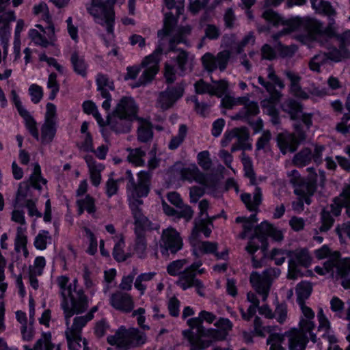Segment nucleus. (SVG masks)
<instances>
[{"label":"nucleus","instance_id":"9d476101","mask_svg":"<svg viewBox=\"0 0 350 350\" xmlns=\"http://www.w3.org/2000/svg\"><path fill=\"white\" fill-rule=\"evenodd\" d=\"M150 173L146 171L139 172L137 180L132 185H126L129 200H141V198L147 196L150 191Z\"/></svg>","mask_w":350,"mask_h":350},{"label":"nucleus","instance_id":"72a5a7b5","mask_svg":"<svg viewBox=\"0 0 350 350\" xmlns=\"http://www.w3.org/2000/svg\"><path fill=\"white\" fill-rule=\"evenodd\" d=\"M70 62L72 63L74 71L82 76L85 77L87 75L88 65L83 57L80 56L77 51H74L71 54Z\"/></svg>","mask_w":350,"mask_h":350},{"label":"nucleus","instance_id":"de8ad7c7","mask_svg":"<svg viewBox=\"0 0 350 350\" xmlns=\"http://www.w3.org/2000/svg\"><path fill=\"white\" fill-rule=\"evenodd\" d=\"M345 193V191L344 190L339 196L334 198V203L331 204V211L329 212L336 217L340 215L341 208L343 206H347V204Z\"/></svg>","mask_w":350,"mask_h":350},{"label":"nucleus","instance_id":"f03ea898","mask_svg":"<svg viewBox=\"0 0 350 350\" xmlns=\"http://www.w3.org/2000/svg\"><path fill=\"white\" fill-rule=\"evenodd\" d=\"M107 342L118 350H131L143 347L147 342V336L137 327L120 325L114 334L107 336Z\"/></svg>","mask_w":350,"mask_h":350},{"label":"nucleus","instance_id":"052dcab7","mask_svg":"<svg viewBox=\"0 0 350 350\" xmlns=\"http://www.w3.org/2000/svg\"><path fill=\"white\" fill-rule=\"evenodd\" d=\"M246 96L234 98L229 95H225L221 100V106L226 109H232L234 106L237 105H240L241 103H244L243 101H245Z\"/></svg>","mask_w":350,"mask_h":350},{"label":"nucleus","instance_id":"423d86ee","mask_svg":"<svg viewBox=\"0 0 350 350\" xmlns=\"http://www.w3.org/2000/svg\"><path fill=\"white\" fill-rule=\"evenodd\" d=\"M312 261V257L307 248H297L295 250H290L288 278L295 280L298 276H301V273L299 267L308 268L310 266Z\"/></svg>","mask_w":350,"mask_h":350},{"label":"nucleus","instance_id":"1a4fd4ad","mask_svg":"<svg viewBox=\"0 0 350 350\" xmlns=\"http://www.w3.org/2000/svg\"><path fill=\"white\" fill-rule=\"evenodd\" d=\"M159 245L161 254L167 256L169 252L175 254L179 251L183 247V241L180 234L170 227L163 230Z\"/></svg>","mask_w":350,"mask_h":350},{"label":"nucleus","instance_id":"338daca9","mask_svg":"<svg viewBox=\"0 0 350 350\" xmlns=\"http://www.w3.org/2000/svg\"><path fill=\"white\" fill-rule=\"evenodd\" d=\"M198 165L204 170H208L212 165L208 151L204 150L198 153L197 156Z\"/></svg>","mask_w":350,"mask_h":350},{"label":"nucleus","instance_id":"a211bd4d","mask_svg":"<svg viewBox=\"0 0 350 350\" xmlns=\"http://www.w3.org/2000/svg\"><path fill=\"white\" fill-rule=\"evenodd\" d=\"M284 75L291 82L290 92L292 95L302 100L309 98V94L300 85L301 78L299 75L291 70H285Z\"/></svg>","mask_w":350,"mask_h":350},{"label":"nucleus","instance_id":"49530a36","mask_svg":"<svg viewBox=\"0 0 350 350\" xmlns=\"http://www.w3.org/2000/svg\"><path fill=\"white\" fill-rule=\"evenodd\" d=\"M238 135L236 136L237 143L239 144L242 147V150H250L252 148V146L249 143L248 139L250 137L249 131L245 127L238 128Z\"/></svg>","mask_w":350,"mask_h":350},{"label":"nucleus","instance_id":"4be33fe9","mask_svg":"<svg viewBox=\"0 0 350 350\" xmlns=\"http://www.w3.org/2000/svg\"><path fill=\"white\" fill-rule=\"evenodd\" d=\"M84 159L89 168L91 182L93 185L98 187L101 181L100 172L105 166L100 163H97L92 155L85 156Z\"/></svg>","mask_w":350,"mask_h":350},{"label":"nucleus","instance_id":"58836bf2","mask_svg":"<svg viewBox=\"0 0 350 350\" xmlns=\"http://www.w3.org/2000/svg\"><path fill=\"white\" fill-rule=\"evenodd\" d=\"M285 340V335L280 333H271L267 339V344L269 345V350H286L282 346Z\"/></svg>","mask_w":350,"mask_h":350},{"label":"nucleus","instance_id":"ea45409f","mask_svg":"<svg viewBox=\"0 0 350 350\" xmlns=\"http://www.w3.org/2000/svg\"><path fill=\"white\" fill-rule=\"evenodd\" d=\"M241 159L243 165L245 175L250 178L251 185H256V177L253 170L252 159L244 152H242Z\"/></svg>","mask_w":350,"mask_h":350},{"label":"nucleus","instance_id":"f8f14e48","mask_svg":"<svg viewBox=\"0 0 350 350\" xmlns=\"http://www.w3.org/2000/svg\"><path fill=\"white\" fill-rule=\"evenodd\" d=\"M230 57L231 52L229 50H223L215 56L211 53H206L202 57L201 61L207 72H213L217 68L222 72L226 69Z\"/></svg>","mask_w":350,"mask_h":350},{"label":"nucleus","instance_id":"f704fd0d","mask_svg":"<svg viewBox=\"0 0 350 350\" xmlns=\"http://www.w3.org/2000/svg\"><path fill=\"white\" fill-rule=\"evenodd\" d=\"M23 122L29 134L37 141H39V131L37 122L30 113L23 109Z\"/></svg>","mask_w":350,"mask_h":350},{"label":"nucleus","instance_id":"20e7f679","mask_svg":"<svg viewBox=\"0 0 350 350\" xmlns=\"http://www.w3.org/2000/svg\"><path fill=\"white\" fill-rule=\"evenodd\" d=\"M267 237L273 238L276 241H280L284 237L282 232L276 229L267 221H263L254 228V234L250 237L246 251L254 254L260 247L265 252L268 247Z\"/></svg>","mask_w":350,"mask_h":350},{"label":"nucleus","instance_id":"c9c22d12","mask_svg":"<svg viewBox=\"0 0 350 350\" xmlns=\"http://www.w3.org/2000/svg\"><path fill=\"white\" fill-rule=\"evenodd\" d=\"M126 151L129 152L127 160L136 166H143L145 164L144 158L146 153L141 148H128Z\"/></svg>","mask_w":350,"mask_h":350},{"label":"nucleus","instance_id":"3c124183","mask_svg":"<svg viewBox=\"0 0 350 350\" xmlns=\"http://www.w3.org/2000/svg\"><path fill=\"white\" fill-rule=\"evenodd\" d=\"M290 250L274 248L271 250L270 254V258L274 260L276 265H282L286 258H289Z\"/></svg>","mask_w":350,"mask_h":350},{"label":"nucleus","instance_id":"ddd939ff","mask_svg":"<svg viewBox=\"0 0 350 350\" xmlns=\"http://www.w3.org/2000/svg\"><path fill=\"white\" fill-rule=\"evenodd\" d=\"M134 119L112 112L108 115L107 124L109 128L117 133H127L130 131Z\"/></svg>","mask_w":350,"mask_h":350},{"label":"nucleus","instance_id":"69168bd1","mask_svg":"<svg viewBox=\"0 0 350 350\" xmlns=\"http://www.w3.org/2000/svg\"><path fill=\"white\" fill-rule=\"evenodd\" d=\"M213 83L214 84L212 85V95H215L219 98L222 97L228 90V83L225 80H219L214 81Z\"/></svg>","mask_w":350,"mask_h":350},{"label":"nucleus","instance_id":"09e8293b","mask_svg":"<svg viewBox=\"0 0 350 350\" xmlns=\"http://www.w3.org/2000/svg\"><path fill=\"white\" fill-rule=\"evenodd\" d=\"M187 132L186 125L181 124L178 129V133L176 136L173 137L169 143L168 147L170 150L176 149L184 141Z\"/></svg>","mask_w":350,"mask_h":350},{"label":"nucleus","instance_id":"aec40b11","mask_svg":"<svg viewBox=\"0 0 350 350\" xmlns=\"http://www.w3.org/2000/svg\"><path fill=\"white\" fill-rule=\"evenodd\" d=\"M113 112L135 119L137 106L132 98L125 96L120 99Z\"/></svg>","mask_w":350,"mask_h":350},{"label":"nucleus","instance_id":"8fccbe9b","mask_svg":"<svg viewBox=\"0 0 350 350\" xmlns=\"http://www.w3.org/2000/svg\"><path fill=\"white\" fill-rule=\"evenodd\" d=\"M124 247V241L122 238L120 239L118 243H116L113 251V258L118 262L125 261L127 258L131 257L130 253L125 254L124 252L123 248Z\"/></svg>","mask_w":350,"mask_h":350},{"label":"nucleus","instance_id":"a18cd8bd","mask_svg":"<svg viewBox=\"0 0 350 350\" xmlns=\"http://www.w3.org/2000/svg\"><path fill=\"white\" fill-rule=\"evenodd\" d=\"M297 303L299 305L306 304V300L311 295L313 286H296Z\"/></svg>","mask_w":350,"mask_h":350},{"label":"nucleus","instance_id":"412c9836","mask_svg":"<svg viewBox=\"0 0 350 350\" xmlns=\"http://www.w3.org/2000/svg\"><path fill=\"white\" fill-rule=\"evenodd\" d=\"M180 174L183 180H185L189 182L196 181L204 186L207 185L206 176L200 172L199 168L195 164L183 168L181 170Z\"/></svg>","mask_w":350,"mask_h":350},{"label":"nucleus","instance_id":"cd10ccee","mask_svg":"<svg viewBox=\"0 0 350 350\" xmlns=\"http://www.w3.org/2000/svg\"><path fill=\"white\" fill-rule=\"evenodd\" d=\"M137 134L139 142L142 143L150 142L153 138V131L151 124L146 120L140 119Z\"/></svg>","mask_w":350,"mask_h":350},{"label":"nucleus","instance_id":"7c9ffc66","mask_svg":"<svg viewBox=\"0 0 350 350\" xmlns=\"http://www.w3.org/2000/svg\"><path fill=\"white\" fill-rule=\"evenodd\" d=\"M194 226L192 230L191 235L196 238L198 234L202 232L206 237H208L211 233V230L208 226H212V219L206 220L204 218H196L193 221Z\"/></svg>","mask_w":350,"mask_h":350},{"label":"nucleus","instance_id":"f257e3e1","mask_svg":"<svg viewBox=\"0 0 350 350\" xmlns=\"http://www.w3.org/2000/svg\"><path fill=\"white\" fill-rule=\"evenodd\" d=\"M262 17L273 25H282L284 28L272 36L277 41L281 36L296 33L295 38L304 43L308 41H316L321 46H326L329 40L336 37L343 43L349 42L350 31H346L340 36H337L334 27V20L331 19L329 25L324 27L323 23L314 18H295L284 20L277 12L271 9L265 10Z\"/></svg>","mask_w":350,"mask_h":350},{"label":"nucleus","instance_id":"2f4dec72","mask_svg":"<svg viewBox=\"0 0 350 350\" xmlns=\"http://www.w3.org/2000/svg\"><path fill=\"white\" fill-rule=\"evenodd\" d=\"M136 235L135 243V252L137 256L143 258L146 255L147 242L145 237V233L143 230L135 228Z\"/></svg>","mask_w":350,"mask_h":350},{"label":"nucleus","instance_id":"c85d7f7f","mask_svg":"<svg viewBox=\"0 0 350 350\" xmlns=\"http://www.w3.org/2000/svg\"><path fill=\"white\" fill-rule=\"evenodd\" d=\"M312 161V150L309 148H303L293 157L292 163L298 167H304Z\"/></svg>","mask_w":350,"mask_h":350},{"label":"nucleus","instance_id":"37998d69","mask_svg":"<svg viewBox=\"0 0 350 350\" xmlns=\"http://www.w3.org/2000/svg\"><path fill=\"white\" fill-rule=\"evenodd\" d=\"M33 165V170L29 177V181L33 188L40 190L42 187L39 183L42 182L43 184H46V180L41 176V169L40 165L38 163H34Z\"/></svg>","mask_w":350,"mask_h":350},{"label":"nucleus","instance_id":"5fc2aeb1","mask_svg":"<svg viewBox=\"0 0 350 350\" xmlns=\"http://www.w3.org/2000/svg\"><path fill=\"white\" fill-rule=\"evenodd\" d=\"M187 263V259L174 260L167 265V271L170 275H178Z\"/></svg>","mask_w":350,"mask_h":350},{"label":"nucleus","instance_id":"e2e57ef3","mask_svg":"<svg viewBox=\"0 0 350 350\" xmlns=\"http://www.w3.org/2000/svg\"><path fill=\"white\" fill-rule=\"evenodd\" d=\"M272 135L269 130L263 131L261 136L258 139L256 142V150H260L268 148L270 145V141Z\"/></svg>","mask_w":350,"mask_h":350},{"label":"nucleus","instance_id":"9b49d317","mask_svg":"<svg viewBox=\"0 0 350 350\" xmlns=\"http://www.w3.org/2000/svg\"><path fill=\"white\" fill-rule=\"evenodd\" d=\"M184 92L185 85L183 83H177L175 86L168 87L165 91L159 94L157 107H159L162 111L171 108L183 96Z\"/></svg>","mask_w":350,"mask_h":350},{"label":"nucleus","instance_id":"13d9d810","mask_svg":"<svg viewBox=\"0 0 350 350\" xmlns=\"http://www.w3.org/2000/svg\"><path fill=\"white\" fill-rule=\"evenodd\" d=\"M110 328V325L106 319H101L95 323L94 334L98 338H103Z\"/></svg>","mask_w":350,"mask_h":350},{"label":"nucleus","instance_id":"6ab92c4d","mask_svg":"<svg viewBox=\"0 0 350 350\" xmlns=\"http://www.w3.org/2000/svg\"><path fill=\"white\" fill-rule=\"evenodd\" d=\"M244 103L240 105L243 107L232 118L233 120H241L245 122L251 120V118L256 116L259 113V107L256 102L250 100L246 96Z\"/></svg>","mask_w":350,"mask_h":350},{"label":"nucleus","instance_id":"4468645a","mask_svg":"<svg viewBox=\"0 0 350 350\" xmlns=\"http://www.w3.org/2000/svg\"><path fill=\"white\" fill-rule=\"evenodd\" d=\"M110 305L116 310L129 313L134 308L132 297L126 293L116 292L110 297Z\"/></svg>","mask_w":350,"mask_h":350},{"label":"nucleus","instance_id":"bb28decb","mask_svg":"<svg viewBox=\"0 0 350 350\" xmlns=\"http://www.w3.org/2000/svg\"><path fill=\"white\" fill-rule=\"evenodd\" d=\"M341 42L342 43L339 46V49L334 47L330 49L327 53L321 54L322 55L325 56V62L327 59H329L335 62H339L350 57V51L345 48V43H343L342 42Z\"/></svg>","mask_w":350,"mask_h":350},{"label":"nucleus","instance_id":"39448f33","mask_svg":"<svg viewBox=\"0 0 350 350\" xmlns=\"http://www.w3.org/2000/svg\"><path fill=\"white\" fill-rule=\"evenodd\" d=\"M86 8L97 23L105 26L108 33H113L115 12L112 0H91Z\"/></svg>","mask_w":350,"mask_h":350},{"label":"nucleus","instance_id":"6e6552de","mask_svg":"<svg viewBox=\"0 0 350 350\" xmlns=\"http://www.w3.org/2000/svg\"><path fill=\"white\" fill-rule=\"evenodd\" d=\"M315 257L319 260L327 258L325 262V267L330 269L332 266L337 265V271H342L350 268V258H341L340 253L338 251H332L327 245H323L321 248L314 251Z\"/></svg>","mask_w":350,"mask_h":350},{"label":"nucleus","instance_id":"7ed1b4c3","mask_svg":"<svg viewBox=\"0 0 350 350\" xmlns=\"http://www.w3.org/2000/svg\"><path fill=\"white\" fill-rule=\"evenodd\" d=\"M62 290L68 291V296L64 297L62 308L64 312L66 325L70 324V318L74 314L83 313L88 308V297L81 286H59Z\"/></svg>","mask_w":350,"mask_h":350},{"label":"nucleus","instance_id":"774afa93","mask_svg":"<svg viewBox=\"0 0 350 350\" xmlns=\"http://www.w3.org/2000/svg\"><path fill=\"white\" fill-rule=\"evenodd\" d=\"M336 129L344 135L349 133L350 130V114H344L340 122L336 124Z\"/></svg>","mask_w":350,"mask_h":350},{"label":"nucleus","instance_id":"680f3d73","mask_svg":"<svg viewBox=\"0 0 350 350\" xmlns=\"http://www.w3.org/2000/svg\"><path fill=\"white\" fill-rule=\"evenodd\" d=\"M315 327V323L313 321L305 319L304 317H301L299 321V327H295V329L298 331L300 334L308 336V332L313 331Z\"/></svg>","mask_w":350,"mask_h":350},{"label":"nucleus","instance_id":"4d7b16f0","mask_svg":"<svg viewBox=\"0 0 350 350\" xmlns=\"http://www.w3.org/2000/svg\"><path fill=\"white\" fill-rule=\"evenodd\" d=\"M77 206H83L86 211L91 215H93L96 211L95 206V200L90 195H87L84 198L78 200L77 201Z\"/></svg>","mask_w":350,"mask_h":350},{"label":"nucleus","instance_id":"f3484780","mask_svg":"<svg viewBox=\"0 0 350 350\" xmlns=\"http://www.w3.org/2000/svg\"><path fill=\"white\" fill-rule=\"evenodd\" d=\"M276 141L282 154H286L288 152H295L299 146L295 137L288 132L278 133Z\"/></svg>","mask_w":350,"mask_h":350},{"label":"nucleus","instance_id":"0e129e2a","mask_svg":"<svg viewBox=\"0 0 350 350\" xmlns=\"http://www.w3.org/2000/svg\"><path fill=\"white\" fill-rule=\"evenodd\" d=\"M280 273V269L278 268H269L265 270L262 273L264 284H271Z\"/></svg>","mask_w":350,"mask_h":350},{"label":"nucleus","instance_id":"393cba45","mask_svg":"<svg viewBox=\"0 0 350 350\" xmlns=\"http://www.w3.org/2000/svg\"><path fill=\"white\" fill-rule=\"evenodd\" d=\"M337 265L332 266L329 268H326L325 265V262L323 263V267L317 266L314 269L316 273L319 275H325L326 273L329 274L332 278H335L336 279H347V282L342 280L341 284H350V278H349V274L350 273V268L344 270H341L342 271H337Z\"/></svg>","mask_w":350,"mask_h":350},{"label":"nucleus","instance_id":"4c0bfd02","mask_svg":"<svg viewBox=\"0 0 350 350\" xmlns=\"http://www.w3.org/2000/svg\"><path fill=\"white\" fill-rule=\"evenodd\" d=\"M29 36L31 40L37 45H40L42 47L46 48L49 45L53 44L55 40V36L49 35L48 40L44 36H42L36 29H31L29 33Z\"/></svg>","mask_w":350,"mask_h":350},{"label":"nucleus","instance_id":"e433bc0d","mask_svg":"<svg viewBox=\"0 0 350 350\" xmlns=\"http://www.w3.org/2000/svg\"><path fill=\"white\" fill-rule=\"evenodd\" d=\"M44 266L45 259L41 256L36 258L33 266H29V278L31 284L38 283V280L36 277L42 274V269Z\"/></svg>","mask_w":350,"mask_h":350},{"label":"nucleus","instance_id":"864d4df0","mask_svg":"<svg viewBox=\"0 0 350 350\" xmlns=\"http://www.w3.org/2000/svg\"><path fill=\"white\" fill-rule=\"evenodd\" d=\"M173 15L171 12L165 14V19L163 28L159 30L157 36L160 38H163L170 34L174 28Z\"/></svg>","mask_w":350,"mask_h":350},{"label":"nucleus","instance_id":"2eb2a0df","mask_svg":"<svg viewBox=\"0 0 350 350\" xmlns=\"http://www.w3.org/2000/svg\"><path fill=\"white\" fill-rule=\"evenodd\" d=\"M96 84L98 90L100 92V94L105 100L103 103L102 107L105 110L110 109L111 105L110 101L111 100L109 91L114 90L113 82L109 81V78L102 74H99L96 78Z\"/></svg>","mask_w":350,"mask_h":350},{"label":"nucleus","instance_id":"0eeeda50","mask_svg":"<svg viewBox=\"0 0 350 350\" xmlns=\"http://www.w3.org/2000/svg\"><path fill=\"white\" fill-rule=\"evenodd\" d=\"M162 53V44L160 43L152 54L144 59L140 66L144 70L139 79L138 86L144 85L154 78L159 71V63Z\"/></svg>","mask_w":350,"mask_h":350},{"label":"nucleus","instance_id":"bf43d9fd","mask_svg":"<svg viewBox=\"0 0 350 350\" xmlns=\"http://www.w3.org/2000/svg\"><path fill=\"white\" fill-rule=\"evenodd\" d=\"M293 127L294 131L291 133L295 137L299 145H300L306 141L307 138L306 133L308 130L306 128L305 129L300 122L295 123Z\"/></svg>","mask_w":350,"mask_h":350},{"label":"nucleus","instance_id":"a19ab883","mask_svg":"<svg viewBox=\"0 0 350 350\" xmlns=\"http://www.w3.org/2000/svg\"><path fill=\"white\" fill-rule=\"evenodd\" d=\"M177 55L174 59L179 70V75L183 76L187 70V65L189 63V53L185 50H177Z\"/></svg>","mask_w":350,"mask_h":350},{"label":"nucleus","instance_id":"c756f323","mask_svg":"<svg viewBox=\"0 0 350 350\" xmlns=\"http://www.w3.org/2000/svg\"><path fill=\"white\" fill-rule=\"evenodd\" d=\"M284 111L289 114L291 120H297L302 112V105L294 99H288L282 105Z\"/></svg>","mask_w":350,"mask_h":350},{"label":"nucleus","instance_id":"b1692460","mask_svg":"<svg viewBox=\"0 0 350 350\" xmlns=\"http://www.w3.org/2000/svg\"><path fill=\"white\" fill-rule=\"evenodd\" d=\"M241 199L250 211L257 212L262 200L261 189L258 187L255 188L252 199L251 194L247 193H242Z\"/></svg>","mask_w":350,"mask_h":350},{"label":"nucleus","instance_id":"603ef678","mask_svg":"<svg viewBox=\"0 0 350 350\" xmlns=\"http://www.w3.org/2000/svg\"><path fill=\"white\" fill-rule=\"evenodd\" d=\"M273 312V319L280 324H283L287 318V304L285 302L278 303Z\"/></svg>","mask_w":350,"mask_h":350},{"label":"nucleus","instance_id":"5701e85b","mask_svg":"<svg viewBox=\"0 0 350 350\" xmlns=\"http://www.w3.org/2000/svg\"><path fill=\"white\" fill-rule=\"evenodd\" d=\"M317 173L308 174V179H304L294 189L297 196L313 195L317 188Z\"/></svg>","mask_w":350,"mask_h":350},{"label":"nucleus","instance_id":"6e6d98bb","mask_svg":"<svg viewBox=\"0 0 350 350\" xmlns=\"http://www.w3.org/2000/svg\"><path fill=\"white\" fill-rule=\"evenodd\" d=\"M276 49L281 57L290 58L297 52V46L295 44L286 46L279 42Z\"/></svg>","mask_w":350,"mask_h":350},{"label":"nucleus","instance_id":"a878e982","mask_svg":"<svg viewBox=\"0 0 350 350\" xmlns=\"http://www.w3.org/2000/svg\"><path fill=\"white\" fill-rule=\"evenodd\" d=\"M201 265V261H198L185 269L180 276V284H201V282L196 278V271Z\"/></svg>","mask_w":350,"mask_h":350},{"label":"nucleus","instance_id":"473e14b6","mask_svg":"<svg viewBox=\"0 0 350 350\" xmlns=\"http://www.w3.org/2000/svg\"><path fill=\"white\" fill-rule=\"evenodd\" d=\"M55 122H44L41 127L40 141L43 144H49L52 142L55 135Z\"/></svg>","mask_w":350,"mask_h":350},{"label":"nucleus","instance_id":"dca6fc26","mask_svg":"<svg viewBox=\"0 0 350 350\" xmlns=\"http://www.w3.org/2000/svg\"><path fill=\"white\" fill-rule=\"evenodd\" d=\"M300 334L295 327H292L283 334L288 338V350H306L309 338Z\"/></svg>","mask_w":350,"mask_h":350},{"label":"nucleus","instance_id":"c03bdc74","mask_svg":"<svg viewBox=\"0 0 350 350\" xmlns=\"http://www.w3.org/2000/svg\"><path fill=\"white\" fill-rule=\"evenodd\" d=\"M334 219L332 217L330 212L325 209H323L321 212V225L319 230L321 232L328 231L333 226Z\"/></svg>","mask_w":350,"mask_h":350},{"label":"nucleus","instance_id":"79ce46f5","mask_svg":"<svg viewBox=\"0 0 350 350\" xmlns=\"http://www.w3.org/2000/svg\"><path fill=\"white\" fill-rule=\"evenodd\" d=\"M196 249L193 253L197 255V252L202 254H213L217 250L218 244L216 242L199 241L196 245Z\"/></svg>","mask_w":350,"mask_h":350}]
</instances>
